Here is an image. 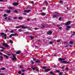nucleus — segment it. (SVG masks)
Returning a JSON list of instances; mask_svg holds the SVG:
<instances>
[{"instance_id":"nucleus-25","label":"nucleus","mask_w":75,"mask_h":75,"mask_svg":"<svg viewBox=\"0 0 75 75\" xmlns=\"http://www.w3.org/2000/svg\"><path fill=\"white\" fill-rule=\"evenodd\" d=\"M8 9H12L13 8H12V7L11 6H9V7L8 8Z\"/></svg>"},{"instance_id":"nucleus-21","label":"nucleus","mask_w":75,"mask_h":75,"mask_svg":"<svg viewBox=\"0 0 75 75\" xmlns=\"http://www.w3.org/2000/svg\"><path fill=\"white\" fill-rule=\"evenodd\" d=\"M16 28H21V26H16Z\"/></svg>"},{"instance_id":"nucleus-24","label":"nucleus","mask_w":75,"mask_h":75,"mask_svg":"<svg viewBox=\"0 0 75 75\" xmlns=\"http://www.w3.org/2000/svg\"><path fill=\"white\" fill-rule=\"evenodd\" d=\"M0 58L1 59V61H3V57H0Z\"/></svg>"},{"instance_id":"nucleus-27","label":"nucleus","mask_w":75,"mask_h":75,"mask_svg":"<svg viewBox=\"0 0 75 75\" xmlns=\"http://www.w3.org/2000/svg\"><path fill=\"white\" fill-rule=\"evenodd\" d=\"M23 31V30H21V29H19L18 30V31L19 32H21V31Z\"/></svg>"},{"instance_id":"nucleus-2","label":"nucleus","mask_w":75,"mask_h":75,"mask_svg":"<svg viewBox=\"0 0 75 75\" xmlns=\"http://www.w3.org/2000/svg\"><path fill=\"white\" fill-rule=\"evenodd\" d=\"M1 35H4L5 36L4 38L5 40H6V39H7V35H6V34H4V33H1Z\"/></svg>"},{"instance_id":"nucleus-23","label":"nucleus","mask_w":75,"mask_h":75,"mask_svg":"<svg viewBox=\"0 0 75 75\" xmlns=\"http://www.w3.org/2000/svg\"><path fill=\"white\" fill-rule=\"evenodd\" d=\"M59 2L60 3H61L62 4H63V1H62L60 0L59 1Z\"/></svg>"},{"instance_id":"nucleus-34","label":"nucleus","mask_w":75,"mask_h":75,"mask_svg":"<svg viewBox=\"0 0 75 75\" xmlns=\"http://www.w3.org/2000/svg\"><path fill=\"white\" fill-rule=\"evenodd\" d=\"M41 25L42 26V27H41V28H45V27H44V26L42 25Z\"/></svg>"},{"instance_id":"nucleus-13","label":"nucleus","mask_w":75,"mask_h":75,"mask_svg":"<svg viewBox=\"0 0 75 75\" xmlns=\"http://www.w3.org/2000/svg\"><path fill=\"white\" fill-rule=\"evenodd\" d=\"M36 63H41V62H40V60H37L36 61Z\"/></svg>"},{"instance_id":"nucleus-31","label":"nucleus","mask_w":75,"mask_h":75,"mask_svg":"<svg viewBox=\"0 0 75 75\" xmlns=\"http://www.w3.org/2000/svg\"><path fill=\"white\" fill-rule=\"evenodd\" d=\"M18 73L19 75H20V74H21V71H18Z\"/></svg>"},{"instance_id":"nucleus-51","label":"nucleus","mask_w":75,"mask_h":75,"mask_svg":"<svg viewBox=\"0 0 75 75\" xmlns=\"http://www.w3.org/2000/svg\"><path fill=\"white\" fill-rule=\"evenodd\" d=\"M13 19H17V18L16 17H13Z\"/></svg>"},{"instance_id":"nucleus-14","label":"nucleus","mask_w":75,"mask_h":75,"mask_svg":"<svg viewBox=\"0 0 75 75\" xmlns=\"http://www.w3.org/2000/svg\"><path fill=\"white\" fill-rule=\"evenodd\" d=\"M6 11L7 13H11L10 10H7Z\"/></svg>"},{"instance_id":"nucleus-43","label":"nucleus","mask_w":75,"mask_h":75,"mask_svg":"<svg viewBox=\"0 0 75 75\" xmlns=\"http://www.w3.org/2000/svg\"><path fill=\"white\" fill-rule=\"evenodd\" d=\"M28 28V30H31V29L29 27Z\"/></svg>"},{"instance_id":"nucleus-28","label":"nucleus","mask_w":75,"mask_h":75,"mask_svg":"<svg viewBox=\"0 0 75 75\" xmlns=\"http://www.w3.org/2000/svg\"><path fill=\"white\" fill-rule=\"evenodd\" d=\"M67 28H71V26H67L66 27Z\"/></svg>"},{"instance_id":"nucleus-41","label":"nucleus","mask_w":75,"mask_h":75,"mask_svg":"<svg viewBox=\"0 0 75 75\" xmlns=\"http://www.w3.org/2000/svg\"><path fill=\"white\" fill-rule=\"evenodd\" d=\"M56 72H58V73H59V72H60V71H59V70H57Z\"/></svg>"},{"instance_id":"nucleus-19","label":"nucleus","mask_w":75,"mask_h":75,"mask_svg":"<svg viewBox=\"0 0 75 75\" xmlns=\"http://www.w3.org/2000/svg\"><path fill=\"white\" fill-rule=\"evenodd\" d=\"M69 43L70 44H73V43H74V42H72V41H70L69 42Z\"/></svg>"},{"instance_id":"nucleus-11","label":"nucleus","mask_w":75,"mask_h":75,"mask_svg":"<svg viewBox=\"0 0 75 75\" xmlns=\"http://www.w3.org/2000/svg\"><path fill=\"white\" fill-rule=\"evenodd\" d=\"M65 60V59H62L61 58H59V61H64V60Z\"/></svg>"},{"instance_id":"nucleus-46","label":"nucleus","mask_w":75,"mask_h":75,"mask_svg":"<svg viewBox=\"0 0 75 75\" xmlns=\"http://www.w3.org/2000/svg\"><path fill=\"white\" fill-rule=\"evenodd\" d=\"M7 55H8L9 56H11V54L8 53H7Z\"/></svg>"},{"instance_id":"nucleus-37","label":"nucleus","mask_w":75,"mask_h":75,"mask_svg":"<svg viewBox=\"0 0 75 75\" xmlns=\"http://www.w3.org/2000/svg\"><path fill=\"white\" fill-rule=\"evenodd\" d=\"M60 41H61L60 40H58L57 41V42H60Z\"/></svg>"},{"instance_id":"nucleus-42","label":"nucleus","mask_w":75,"mask_h":75,"mask_svg":"<svg viewBox=\"0 0 75 75\" xmlns=\"http://www.w3.org/2000/svg\"><path fill=\"white\" fill-rule=\"evenodd\" d=\"M30 37L31 38V39H32V40H33V39H34V37H33L31 36H30Z\"/></svg>"},{"instance_id":"nucleus-5","label":"nucleus","mask_w":75,"mask_h":75,"mask_svg":"<svg viewBox=\"0 0 75 75\" xmlns=\"http://www.w3.org/2000/svg\"><path fill=\"white\" fill-rule=\"evenodd\" d=\"M3 45L6 48H8V45L6 43H3Z\"/></svg>"},{"instance_id":"nucleus-9","label":"nucleus","mask_w":75,"mask_h":75,"mask_svg":"<svg viewBox=\"0 0 75 75\" xmlns=\"http://www.w3.org/2000/svg\"><path fill=\"white\" fill-rule=\"evenodd\" d=\"M45 71H46V72H48V71H50V69H47L45 70Z\"/></svg>"},{"instance_id":"nucleus-56","label":"nucleus","mask_w":75,"mask_h":75,"mask_svg":"<svg viewBox=\"0 0 75 75\" xmlns=\"http://www.w3.org/2000/svg\"><path fill=\"white\" fill-rule=\"evenodd\" d=\"M8 20H11V18H8Z\"/></svg>"},{"instance_id":"nucleus-22","label":"nucleus","mask_w":75,"mask_h":75,"mask_svg":"<svg viewBox=\"0 0 75 75\" xmlns=\"http://www.w3.org/2000/svg\"><path fill=\"white\" fill-rule=\"evenodd\" d=\"M42 16H45V14L44 13H42Z\"/></svg>"},{"instance_id":"nucleus-59","label":"nucleus","mask_w":75,"mask_h":75,"mask_svg":"<svg viewBox=\"0 0 75 75\" xmlns=\"http://www.w3.org/2000/svg\"><path fill=\"white\" fill-rule=\"evenodd\" d=\"M30 68H28V69H27V70L28 71V70H30Z\"/></svg>"},{"instance_id":"nucleus-48","label":"nucleus","mask_w":75,"mask_h":75,"mask_svg":"<svg viewBox=\"0 0 75 75\" xmlns=\"http://www.w3.org/2000/svg\"><path fill=\"white\" fill-rule=\"evenodd\" d=\"M15 13H18V11H17V10H15Z\"/></svg>"},{"instance_id":"nucleus-39","label":"nucleus","mask_w":75,"mask_h":75,"mask_svg":"<svg viewBox=\"0 0 75 75\" xmlns=\"http://www.w3.org/2000/svg\"><path fill=\"white\" fill-rule=\"evenodd\" d=\"M49 43L50 44H53V43H52V41H50L49 42Z\"/></svg>"},{"instance_id":"nucleus-29","label":"nucleus","mask_w":75,"mask_h":75,"mask_svg":"<svg viewBox=\"0 0 75 75\" xmlns=\"http://www.w3.org/2000/svg\"><path fill=\"white\" fill-rule=\"evenodd\" d=\"M57 15L55 14L53 15V17H57Z\"/></svg>"},{"instance_id":"nucleus-52","label":"nucleus","mask_w":75,"mask_h":75,"mask_svg":"<svg viewBox=\"0 0 75 75\" xmlns=\"http://www.w3.org/2000/svg\"><path fill=\"white\" fill-rule=\"evenodd\" d=\"M65 69H66V70H68V68L66 67V68H65Z\"/></svg>"},{"instance_id":"nucleus-54","label":"nucleus","mask_w":75,"mask_h":75,"mask_svg":"<svg viewBox=\"0 0 75 75\" xmlns=\"http://www.w3.org/2000/svg\"><path fill=\"white\" fill-rule=\"evenodd\" d=\"M20 68H23V67H22V65H20Z\"/></svg>"},{"instance_id":"nucleus-53","label":"nucleus","mask_w":75,"mask_h":75,"mask_svg":"<svg viewBox=\"0 0 75 75\" xmlns=\"http://www.w3.org/2000/svg\"><path fill=\"white\" fill-rule=\"evenodd\" d=\"M1 48H2V49H3L4 50V48L3 47H1Z\"/></svg>"},{"instance_id":"nucleus-47","label":"nucleus","mask_w":75,"mask_h":75,"mask_svg":"<svg viewBox=\"0 0 75 75\" xmlns=\"http://www.w3.org/2000/svg\"><path fill=\"white\" fill-rule=\"evenodd\" d=\"M23 14H24V15H25V16H26V15H27V13H23Z\"/></svg>"},{"instance_id":"nucleus-35","label":"nucleus","mask_w":75,"mask_h":75,"mask_svg":"<svg viewBox=\"0 0 75 75\" xmlns=\"http://www.w3.org/2000/svg\"><path fill=\"white\" fill-rule=\"evenodd\" d=\"M59 75H62V72H60L59 73Z\"/></svg>"},{"instance_id":"nucleus-63","label":"nucleus","mask_w":75,"mask_h":75,"mask_svg":"<svg viewBox=\"0 0 75 75\" xmlns=\"http://www.w3.org/2000/svg\"><path fill=\"white\" fill-rule=\"evenodd\" d=\"M0 74L1 75H4V74H3V73H0Z\"/></svg>"},{"instance_id":"nucleus-45","label":"nucleus","mask_w":75,"mask_h":75,"mask_svg":"<svg viewBox=\"0 0 75 75\" xmlns=\"http://www.w3.org/2000/svg\"><path fill=\"white\" fill-rule=\"evenodd\" d=\"M45 3H46V4H48V2L47 1H45Z\"/></svg>"},{"instance_id":"nucleus-58","label":"nucleus","mask_w":75,"mask_h":75,"mask_svg":"<svg viewBox=\"0 0 75 75\" xmlns=\"http://www.w3.org/2000/svg\"><path fill=\"white\" fill-rule=\"evenodd\" d=\"M36 71L37 72H39V70H38V69H36Z\"/></svg>"},{"instance_id":"nucleus-20","label":"nucleus","mask_w":75,"mask_h":75,"mask_svg":"<svg viewBox=\"0 0 75 75\" xmlns=\"http://www.w3.org/2000/svg\"><path fill=\"white\" fill-rule=\"evenodd\" d=\"M20 51H18L16 52V54H20Z\"/></svg>"},{"instance_id":"nucleus-38","label":"nucleus","mask_w":75,"mask_h":75,"mask_svg":"<svg viewBox=\"0 0 75 75\" xmlns=\"http://www.w3.org/2000/svg\"><path fill=\"white\" fill-rule=\"evenodd\" d=\"M74 34H75V32H74L73 33V34L71 36V37H72V36H74Z\"/></svg>"},{"instance_id":"nucleus-17","label":"nucleus","mask_w":75,"mask_h":75,"mask_svg":"<svg viewBox=\"0 0 75 75\" xmlns=\"http://www.w3.org/2000/svg\"><path fill=\"white\" fill-rule=\"evenodd\" d=\"M1 70L4 71V70H5V68L4 67L2 68L1 69Z\"/></svg>"},{"instance_id":"nucleus-6","label":"nucleus","mask_w":75,"mask_h":75,"mask_svg":"<svg viewBox=\"0 0 75 75\" xmlns=\"http://www.w3.org/2000/svg\"><path fill=\"white\" fill-rule=\"evenodd\" d=\"M13 6H16L18 5L19 4L18 2H14L13 3Z\"/></svg>"},{"instance_id":"nucleus-8","label":"nucleus","mask_w":75,"mask_h":75,"mask_svg":"<svg viewBox=\"0 0 75 75\" xmlns=\"http://www.w3.org/2000/svg\"><path fill=\"white\" fill-rule=\"evenodd\" d=\"M47 34H48V35H50L52 34V32L50 30H49L48 32L47 33Z\"/></svg>"},{"instance_id":"nucleus-57","label":"nucleus","mask_w":75,"mask_h":75,"mask_svg":"<svg viewBox=\"0 0 75 75\" xmlns=\"http://www.w3.org/2000/svg\"><path fill=\"white\" fill-rule=\"evenodd\" d=\"M0 55H3V53H2L0 52Z\"/></svg>"},{"instance_id":"nucleus-61","label":"nucleus","mask_w":75,"mask_h":75,"mask_svg":"<svg viewBox=\"0 0 75 75\" xmlns=\"http://www.w3.org/2000/svg\"><path fill=\"white\" fill-rule=\"evenodd\" d=\"M69 45H66V46L64 47L65 48L66 47H68Z\"/></svg>"},{"instance_id":"nucleus-55","label":"nucleus","mask_w":75,"mask_h":75,"mask_svg":"<svg viewBox=\"0 0 75 75\" xmlns=\"http://www.w3.org/2000/svg\"><path fill=\"white\" fill-rule=\"evenodd\" d=\"M43 9H44V10H46V7H44L43 8Z\"/></svg>"},{"instance_id":"nucleus-49","label":"nucleus","mask_w":75,"mask_h":75,"mask_svg":"<svg viewBox=\"0 0 75 75\" xmlns=\"http://www.w3.org/2000/svg\"><path fill=\"white\" fill-rule=\"evenodd\" d=\"M30 3L31 4H33L34 3V2L33 1H31Z\"/></svg>"},{"instance_id":"nucleus-26","label":"nucleus","mask_w":75,"mask_h":75,"mask_svg":"<svg viewBox=\"0 0 75 75\" xmlns=\"http://www.w3.org/2000/svg\"><path fill=\"white\" fill-rule=\"evenodd\" d=\"M33 61H36L37 60V59H35V58H33Z\"/></svg>"},{"instance_id":"nucleus-7","label":"nucleus","mask_w":75,"mask_h":75,"mask_svg":"<svg viewBox=\"0 0 75 75\" xmlns=\"http://www.w3.org/2000/svg\"><path fill=\"white\" fill-rule=\"evenodd\" d=\"M31 11L30 10H25L24 11V12H26L27 13H30Z\"/></svg>"},{"instance_id":"nucleus-44","label":"nucleus","mask_w":75,"mask_h":75,"mask_svg":"<svg viewBox=\"0 0 75 75\" xmlns=\"http://www.w3.org/2000/svg\"><path fill=\"white\" fill-rule=\"evenodd\" d=\"M4 17H7V15H6V14H4Z\"/></svg>"},{"instance_id":"nucleus-3","label":"nucleus","mask_w":75,"mask_h":75,"mask_svg":"<svg viewBox=\"0 0 75 75\" xmlns=\"http://www.w3.org/2000/svg\"><path fill=\"white\" fill-rule=\"evenodd\" d=\"M60 62H61L62 63H64V64H69L70 63V62H67L65 61H64L63 62L61 61Z\"/></svg>"},{"instance_id":"nucleus-62","label":"nucleus","mask_w":75,"mask_h":75,"mask_svg":"<svg viewBox=\"0 0 75 75\" xmlns=\"http://www.w3.org/2000/svg\"><path fill=\"white\" fill-rule=\"evenodd\" d=\"M25 71L24 70H22V72H25Z\"/></svg>"},{"instance_id":"nucleus-32","label":"nucleus","mask_w":75,"mask_h":75,"mask_svg":"<svg viewBox=\"0 0 75 75\" xmlns=\"http://www.w3.org/2000/svg\"><path fill=\"white\" fill-rule=\"evenodd\" d=\"M13 36L12 34H11L9 36V38H11V37H12V36Z\"/></svg>"},{"instance_id":"nucleus-33","label":"nucleus","mask_w":75,"mask_h":75,"mask_svg":"<svg viewBox=\"0 0 75 75\" xmlns=\"http://www.w3.org/2000/svg\"><path fill=\"white\" fill-rule=\"evenodd\" d=\"M50 74H51L52 75V74H54V72L51 71L50 72Z\"/></svg>"},{"instance_id":"nucleus-30","label":"nucleus","mask_w":75,"mask_h":75,"mask_svg":"<svg viewBox=\"0 0 75 75\" xmlns=\"http://www.w3.org/2000/svg\"><path fill=\"white\" fill-rule=\"evenodd\" d=\"M42 69H47V67H42Z\"/></svg>"},{"instance_id":"nucleus-4","label":"nucleus","mask_w":75,"mask_h":75,"mask_svg":"<svg viewBox=\"0 0 75 75\" xmlns=\"http://www.w3.org/2000/svg\"><path fill=\"white\" fill-rule=\"evenodd\" d=\"M70 24H71V22L70 21H68L66 23V24H65V25H67V26L68 25H70Z\"/></svg>"},{"instance_id":"nucleus-15","label":"nucleus","mask_w":75,"mask_h":75,"mask_svg":"<svg viewBox=\"0 0 75 75\" xmlns=\"http://www.w3.org/2000/svg\"><path fill=\"white\" fill-rule=\"evenodd\" d=\"M32 69L34 71V70H35L36 69H37V67H32Z\"/></svg>"},{"instance_id":"nucleus-16","label":"nucleus","mask_w":75,"mask_h":75,"mask_svg":"<svg viewBox=\"0 0 75 75\" xmlns=\"http://www.w3.org/2000/svg\"><path fill=\"white\" fill-rule=\"evenodd\" d=\"M18 19H21V20H23V18L21 17H18Z\"/></svg>"},{"instance_id":"nucleus-18","label":"nucleus","mask_w":75,"mask_h":75,"mask_svg":"<svg viewBox=\"0 0 75 75\" xmlns=\"http://www.w3.org/2000/svg\"><path fill=\"white\" fill-rule=\"evenodd\" d=\"M17 35V33H15V34H12L13 36H16V35Z\"/></svg>"},{"instance_id":"nucleus-36","label":"nucleus","mask_w":75,"mask_h":75,"mask_svg":"<svg viewBox=\"0 0 75 75\" xmlns=\"http://www.w3.org/2000/svg\"><path fill=\"white\" fill-rule=\"evenodd\" d=\"M10 42L11 43V44H13V41L11 40L10 41Z\"/></svg>"},{"instance_id":"nucleus-40","label":"nucleus","mask_w":75,"mask_h":75,"mask_svg":"<svg viewBox=\"0 0 75 75\" xmlns=\"http://www.w3.org/2000/svg\"><path fill=\"white\" fill-rule=\"evenodd\" d=\"M11 33H14V30H11Z\"/></svg>"},{"instance_id":"nucleus-64","label":"nucleus","mask_w":75,"mask_h":75,"mask_svg":"<svg viewBox=\"0 0 75 75\" xmlns=\"http://www.w3.org/2000/svg\"><path fill=\"white\" fill-rule=\"evenodd\" d=\"M1 51H4V50H3V49H1Z\"/></svg>"},{"instance_id":"nucleus-50","label":"nucleus","mask_w":75,"mask_h":75,"mask_svg":"<svg viewBox=\"0 0 75 75\" xmlns=\"http://www.w3.org/2000/svg\"><path fill=\"white\" fill-rule=\"evenodd\" d=\"M59 20L61 21V20H62V19L61 18H59Z\"/></svg>"},{"instance_id":"nucleus-1","label":"nucleus","mask_w":75,"mask_h":75,"mask_svg":"<svg viewBox=\"0 0 75 75\" xmlns=\"http://www.w3.org/2000/svg\"><path fill=\"white\" fill-rule=\"evenodd\" d=\"M12 55L13 57V58H12V60H13V61H17V58H16V54H13Z\"/></svg>"},{"instance_id":"nucleus-60","label":"nucleus","mask_w":75,"mask_h":75,"mask_svg":"<svg viewBox=\"0 0 75 75\" xmlns=\"http://www.w3.org/2000/svg\"><path fill=\"white\" fill-rule=\"evenodd\" d=\"M61 28H61V27H59V30H61Z\"/></svg>"},{"instance_id":"nucleus-12","label":"nucleus","mask_w":75,"mask_h":75,"mask_svg":"<svg viewBox=\"0 0 75 75\" xmlns=\"http://www.w3.org/2000/svg\"><path fill=\"white\" fill-rule=\"evenodd\" d=\"M3 55L4 57H6V59H8V56H7V55L4 54Z\"/></svg>"},{"instance_id":"nucleus-10","label":"nucleus","mask_w":75,"mask_h":75,"mask_svg":"<svg viewBox=\"0 0 75 75\" xmlns=\"http://www.w3.org/2000/svg\"><path fill=\"white\" fill-rule=\"evenodd\" d=\"M21 28H22L23 29H26L27 27H25L24 25H21Z\"/></svg>"}]
</instances>
